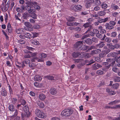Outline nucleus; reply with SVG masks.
Wrapping results in <instances>:
<instances>
[{
  "label": "nucleus",
  "instance_id": "nucleus-1",
  "mask_svg": "<svg viewBox=\"0 0 120 120\" xmlns=\"http://www.w3.org/2000/svg\"><path fill=\"white\" fill-rule=\"evenodd\" d=\"M73 112L72 109H65L62 111L61 115L64 116H68L71 115L72 113Z\"/></svg>",
  "mask_w": 120,
  "mask_h": 120
},
{
  "label": "nucleus",
  "instance_id": "nucleus-2",
  "mask_svg": "<svg viewBox=\"0 0 120 120\" xmlns=\"http://www.w3.org/2000/svg\"><path fill=\"white\" fill-rule=\"evenodd\" d=\"M84 53L85 54V53L84 52L80 53L79 52H73L71 55L73 58H75L78 57L80 58H82L84 56L83 55Z\"/></svg>",
  "mask_w": 120,
  "mask_h": 120
},
{
  "label": "nucleus",
  "instance_id": "nucleus-3",
  "mask_svg": "<svg viewBox=\"0 0 120 120\" xmlns=\"http://www.w3.org/2000/svg\"><path fill=\"white\" fill-rule=\"evenodd\" d=\"M35 114L37 116L40 118H45L46 117L45 114L42 111L38 109L36 110Z\"/></svg>",
  "mask_w": 120,
  "mask_h": 120
},
{
  "label": "nucleus",
  "instance_id": "nucleus-4",
  "mask_svg": "<svg viewBox=\"0 0 120 120\" xmlns=\"http://www.w3.org/2000/svg\"><path fill=\"white\" fill-rule=\"evenodd\" d=\"M83 44L82 42V41H78L76 42L74 45V47L80 50V48L81 47Z\"/></svg>",
  "mask_w": 120,
  "mask_h": 120
},
{
  "label": "nucleus",
  "instance_id": "nucleus-5",
  "mask_svg": "<svg viewBox=\"0 0 120 120\" xmlns=\"http://www.w3.org/2000/svg\"><path fill=\"white\" fill-rule=\"evenodd\" d=\"M30 112L22 113L21 116L22 119H24L25 118L29 117L30 116Z\"/></svg>",
  "mask_w": 120,
  "mask_h": 120
},
{
  "label": "nucleus",
  "instance_id": "nucleus-6",
  "mask_svg": "<svg viewBox=\"0 0 120 120\" xmlns=\"http://www.w3.org/2000/svg\"><path fill=\"white\" fill-rule=\"evenodd\" d=\"M25 10V7L24 5H22L20 8H17L16 9V11L20 13L23 12Z\"/></svg>",
  "mask_w": 120,
  "mask_h": 120
},
{
  "label": "nucleus",
  "instance_id": "nucleus-7",
  "mask_svg": "<svg viewBox=\"0 0 120 120\" xmlns=\"http://www.w3.org/2000/svg\"><path fill=\"white\" fill-rule=\"evenodd\" d=\"M94 1V0H88L86 3L85 6L87 8H90Z\"/></svg>",
  "mask_w": 120,
  "mask_h": 120
},
{
  "label": "nucleus",
  "instance_id": "nucleus-8",
  "mask_svg": "<svg viewBox=\"0 0 120 120\" xmlns=\"http://www.w3.org/2000/svg\"><path fill=\"white\" fill-rule=\"evenodd\" d=\"M49 92L51 94L54 95H56L57 93V90L54 88H52L50 90Z\"/></svg>",
  "mask_w": 120,
  "mask_h": 120
},
{
  "label": "nucleus",
  "instance_id": "nucleus-9",
  "mask_svg": "<svg viewBox=\"0 0 120 120\" xmlns=\"http://www.w3.org/2000/svg\"><path fill=\"white\" fill-rule=\"evenodd\" d=\"M27 11H28L29 13L32 12H34L35 10L33 9L32 7H31L29 5H26L25 7Z\"/></svg>",
  "mask_w": 120,
  "mask_h": 120
},
{
  "label": "nucleus",
  "instance_id": "nucleus-10",
  "mask_svg": "<svg viewBox=\"0 0 120 120\" xmlns=\"http://www.w3.org/2000/svg\"><path fill=\"white\" fill-rule=\"evenodd\" d=\"M74 8L76 9V11H79L81 10L82 7L80 4H76L74 5Z\"/></svg>",
  "mask_w": 120,
  "mask_h": 120
},
{
  "label": "nucleus",
  "instance_id": "nucleus-11",
  "mask_svg": "<svg viewBox=\"0 0 120 120\" xmlns=\"http://www.w3.org/2000/svg\"><path fill=\"white\" fill-rule=\"evenodd\" d=\"M83 42L84 43H86L88 45L91 44L92 43V40L89 38L85 39L84 41H83Z\"/></svg>",
  "mask_w": 120,
  "mask_h": 120
},
{
  "label": "nucleus",
  "instance_id": "nucleus-12",
  "mask_svg": "<svg viewBox=\"0 0 120 120\" xmlns=\"http://www.w3.org/2000/svg\"><path fill=\"white\" fill-rule=\"evenodd\" d=\"M24 30L23 28H19L16 29V32L18 34H21L24 32Z\"/></svg>",
  "mask_w": 120,
  "mask_h": 120
},
{
  "label": "nucleus",
  "instance_id": "nucleus-13",
  "mask_svg": "<svg viewBox=\"0 0 120 120\" xmlns=\"http://www.w3.org/2000/svg\"><path fill=\"white\" fill-rule=\"evenodd\" d=\"M101 50L100 49H97L96 50H93L91 52V53L92 55L95 54H97L100 53L101 52Z\"/></svg>",
  "mask_w": 120,
  "mask_h": 120
},
{
  "label": "nucleus",
  "instance_id": "nucleus-14",
  "mask_svg": "<svg viewBox=\"0 0 120 120\" xmlns=\"http://www.w3.org/2000/svg\"><path fill=\"white\" fill-rule=\"evenodd\" d=\"M106 91L109 95H115L116 94L115 92L110 90L109 88H107L106 89Z\"/></svg>",
  "mask_w": 120,
  "mask_h": 120
},
{
  "label": "nucleus",
  "instance_id": "nucleus-15",
  "mask_svg": "<svg viewBox=\"0 0 120 120\" xmlns=\"http://www.w3.org/2000/svg\"><path fill=\"white\" fill-rule=\"evenodd\" d=\"M37 104L40 108H43L44 107L45 105L44 103L42 102L38 101L37 102Z\"/></svg>",
  "mask_w": 120,
  "mask_h": 120
},
{
  "label": "nucleus",
  "instance_id": "nucleus-16",
  "mask_svg": "<svg viewBox=\"0 0 120 120\" xmlns=\"http://www.w3.org/2000/svg\"><path fill=\"white\" fill-rule=\"evenodd\" d=\"M18 64L21 65H18L16 64V66L17 67L20 68H24L26 66L25 65L26 64L23 63V61L22 62V64H21V63H19Z\"/></svg>",
  "mask_w": 120,
  "mask_h": 120
},
{
  "label": "nucleus",
  "instance_id": "nucleus-17",
  "mask_svg": "<svg viewBox=\"0 0 120 120\" xmlns=\"http://www.w3.org/2000/svg\"><path fill=\"white\" fill-rule=\"evenodd\" d=\"M105 28L107 30H111L114 28L113 26L110 25L109 23H106L105 25Z\"/></svg>",
  "mask_w": 120,
  "mask_h": 120
},
{
  "label": "nucleus",
  "instance_id": "nucleus-18",
  "mask_svg": "<svg viewBox=\"0 0 120 120\" xmlns=\"http://www.w3.org/2000/svg\"><path fill=\"white\" fill-rule=\"evenodd\" d=\"M8 108L9 110L11 111H14L15 110V107L13 105L11 104L10 105Z\"/></svg>",
  "mask_w": 120,
  "mask_h": 120
},
{
  "label": "nucleus",
  "instance_id": "nucleus-19",
  "mask_svg": "<svg viewBox=\"0 0 120 120\" xmlns=\"http://www.w3.org/2000/svg\"><path fill=\"white\" fill-rule=\"evenodd\" d=\"M7 28L9 33H11L12 32V30L11 26L9 23L8 24Z\"/></svg>",
  "mask_w": 120,
  "mask_h": 120
},
{
  "label": "nucleus",
  "instance_id": "nucleus-20",
  "mask_svg": "<svg viewBox=\"0 0 120 120\" xmlns=\"http://www.w3.org/2000/svg\"><path fill=\"white\" fill-rule=\"evenodd\" d=\"M46 98L45 95L43 94H40L39 96V98L41 100H44Z\"/></svg>",
  "mask_w": 120,
  "mask_h": 120
},
{
  "label": "nucleus",
  "instance_id": "nucleus-21",
  "mask_svg": "<svg viewBox=\"0 0 120 120\" xmlns=\"http://www.w3.org/2000/svg\"><path fill=\"white\" fill-rule=\"evenodd\" d=\"M47 78L51 80H56L57 79L55 77L53 76L52 75H48L46 76Z\"/></svg>",
  "mask_w": 120,
  "mask_h": 120
},
{
  "label": "nucleus",
  "instance_id": "nucleus-22",
  "mask_svg": "<svg viewBox=\"0 0 120 120\" xmlns=\"http://www.w3.org/2000/svg\"><path fill=\"white\" fill-rule=\"evenodd\" d=\"M34 79L35 80L38 81H40L42 79L41 77L38 75L35 76Z\"/></svg>",
  "mask_w": 120,
  "mask_h": 120
},
{
  "label": "nucleus",
  "instance_id": "nucleus-23",
  "mask_svg": "<svg viewBox=\"0 0 120 120\" xmlns=\"http://www.w3.org/2000/svg\"><path fill=\"white\" fill-rule=\"evenodd\" d=\"M97 14L99 16H103L106 14V12L104 11H101L98 12Z\"/></svg>",
  "mask_w": 120,
  "mask_h": 120
},
{
  "label": "nucleus",
  "instance_id": "nucleus-24",
  "mask_svg": "<svg viewBox=\"0 0 120 120\" xmlns=\"http://www.w3.org/2000/svg\"><path fill=\"white\" fill-rule=\"evenodd\" d=\"M88 48L89 46H88L83 45L82 44L81 47L80 48V50H85L88 49Z\"/></svg>",
  "mask_w": 120,
  "mask_h": 120
},
{
  "label": "nucleus",
  "instance_id": "nucleus-25",
  "mask_svg": "<svg viewBox=\"0 0 120 120\" xmlns=\"http://www.w3.org/2000/svg\"><path fill=\"white\" fill-rule=\"evenodd\" d=\"M116 53L114 52H111L107 55L108 57H114L116 56Z\"/></svg>",
  "mask_w": 120,
  "mask_h": 120
},
{
  "label": "nucleus",
  "instance_id": "nucleus-26",
  "mask_svg": "<svg viewBox=\"0 0 120 120\" xmlns=\"http://www.w3.org/2000/svg\"><path fill=\"white\" fill-rule=\"evenodd\" d=\"M31 43L33 45H38L39 44V42L36 39H34L32 40Z\"/></svg>",
  "mask_w": 120,
  "mask_h": 120
},
{
  "label": "nucleus",
  "instance_id": "nucleus-27",
  "mask_svg": "<svg viewBox=\"0 0 120 120\" xmlns=\"http://www.w3.org/2000/svg\"><path fill=\"white\" fill-rule=\"evenodd\" d=\"M105 45V44L104 42L101 41L97 45V46L99 48H101L104 46Z\"/></svg>",
  "mask_w": 120,
  "mask_h": 120
},
{
  "label": "nucleus",
  "instance_id": "nucleus-28",
  "mask_svg": "<svg viewBox=\"0 0 120 120\" xmlns=\"http://www.w3.org/2000/svg\"><path fill=\"white\" fill-rule=\"evenodd\" d=\"M29 66L32 69H33L36 66V64L31 62L29 64Z\"/></svg>",
  "mask_w": 120,
  "mask_h": 120
},
{
  "label": "nucleus",
  "instance_id": "nucleus-29",
  "mask_svg": "<svg viewBox=\"0 0 120 120\" xmlns=\"http://www.w3.org/2000/svg\"><path fill=\"white\" fill-rule=\"evenodd\" d=\"M1 94L3 96L5 97L7 95V91L5 89H3L1 91Z\"/></svg>",
  "mask_w": 120,
  "mask_h": 120
},
{
  "label": "nucleus",
  "instance_id": "nucleus-30",
  "mask_svg": "<svg viewBox=\"0 0 120 120\" xmlns=\"http://www.w3.org/2000/svg\"><path fill=\"white\" fill-rule=\"evenodd\" d=\"M113 81L115 82H119L120 81V77L118 76H115L114 78Z\"/></svg>",
  "mask_w": 120,
  "mask_h": 120
},
{
  "label": "nucleus",
  "instance_id": "nucleus-31",
  "mask_svg": "<svg viewBox=\"0 0 120 120\" xmlns=\"http://www.w3.org/2000/svg\"><path fill=\"white\" fill-rule=\"evenodd\" d=\"M88 62V61L87 60H84L82 59V60H81L80 62V63L82 64V65L83 66L84 65L86 64Z\"/></svg>",
  "mask_w": 120,
  "mask_h": 120
},
{
  "label": "nucleus",
  "instance_id": "nucleus-32",
  "mask_svg": "<svg viewBox=\"0 0 120 120\" xmlns=\"http://www.w3.org/2000/svg\"><path fill=\"white\" fill-rule=\"evenodd\" d=\"M91 23L90 22H87L84 24L83 26L85 28H86L90 27L91 26Z\"/></svg>",
  "mask_w": 120,
  "mask_h": 120
},
{
  "label": "nucleus",
  "instance_id": "nucleus-33",
  "mask_svg": "<svg viewBox=\"0 0 120 120\" xmlns=\"http://www.w3.org/2000/svg\"><path fill=\"white\" fill-rule=\"evenodd\" d=\"M119 86V84L118 83H115L112 86V88L114 89H117Z\"/></svg>",
  "mask_w": 120,
  "mask_h": 120
},
{
  "label": "nucleus",
  "instance_id": "nucleus-34",
  "mask_svg": "<svg viewBox=\"0 0 120 120\" xmlns=\"http://www.w3.org/2000/svg\"><path fill=\"white\" fill-rule=\"evenodd\" d=\"M38 58L36 57H34L31 59V61L33 62H38Z\"/></svg>",
  "mask_w": 120,
  "mask_h": 120
},
{
  "label": "nucleus",
  "instance_id": "nucleus-35",
  "mask_svg": "<svg viewBox=\"0 0 120 120\" xmlns=\"http://www.w3.org/2000/svg\"><path fill=\"white\" fill-rule=\"evenodd\" d=\"M24 36H25V38H30L32 37H31V35L29 33H24Z\"/></svg>",
  "mask_w": 120,
  "mask_h": 120
},
{
  "label": "nucleus",
  "instance_id": "nucleus-36",
  "mask_svg": "<svg viewBox=\"0 0 120 120\" xmlns=\"http://www.w3.org/2000/svg\"><path fill=\"white\" fill-rule=\"evenodd\" d=\"M75 18L72 16H69L67 20L68 21L73 22L75 21Z\"/></svg>",
  "mask_w": 120,
  "mask_h": 120
},
{
  "label": "nucleus",
  "instance_id": "nucleus-37",
  "mask_svg": "<svg viewBox=\"0 0 120 120\" xmlns=\"http://www.w3.org/2000/svg\"><path fill=\"white\" fill-rule=\"evenodd\" d=\"M34 12H30V16L32 18L34 19H36L37 18V15Z\"/></svg>",
  "mask_w": 120,
  "mask_h": 120
},
{
  "label": "nucleus",
  "instance_id": "nucleus-38",
  "mask_svg": "<svg viewBox=\"0 0 120 120\" xmlns=\"http://www.w3.org/2000/svg\"><path fill=\"white\" fill-rule=\"evenodd\" d=\"M25 25L28 28H30L32 26L31 25L29 22H25L24 23Z\"/></svg>",
  "mask_w": 120,
  "mask_h": 120
},
{
  "label": "nucleus",
  "instance_id": "nucleus-39",
  "mask_svg": "<svg viewBox=\"0 0 120 120\" xmlns=\"http://www.w3.org/2000/svg\"><path fill=\"white\" fill-rule=\"evenodd\" d=\"M116 20V18L115 20V21H111L109 22L110 24L112 26H115L116 23V22H115Z\"/></svg>",
  "mask_w": 120,
  "mask_h": 120
},
{
  "label": "nucleus",
  "instance_id": "nucleus-40",
  "mask_svg": "<svg viewBox=\"0 0 120 120\" xmlns=\"http://www.w3.org/2000/svg\"><path fill=\"white\" fill-rule=\"evenodd\" d=\"M117 35V33L115 32H113L111 34V36L112 38L115 37Z\"/></svg>",
  "mask_w": 120,
  "mask_h": 120
},
{
  "label": "nucleus",
  "instance_id": "nucleus-41",
  "mask_svg": "<svg viewBox=\"0 0 120 120\" xmlns=\"http://www.w3.org/2000/svg\"><path fill=\"white\" fill-rule=\"evenodd\" d=\"M101 8L102 9L106 8L108 6V5L105 3H103L101 5Z\"/></svg>",
  "mask_w": 120,
  "mask_h": 120
},
{
  "label": "nucleus",
  "instance_id": "nucleus-42",
  "mask_svg": "<svg viewBox=\"0 0 120 120\" xmlns=\"http://www.w3.org/2000/svg\"><path fill=\"white\" fill-rule=\"evenodd\" d=\"M23 109L25 112H29L28 107L27 106L25 105L23 107Z\"/></svg>",
  "mask_w": 120,
  "mask_h": 120
},
{
  "label": "nucleus",
  "instance_id": "nucleus-43",
  "mask_svg": "<svg viewBox=\"0 0 120 120\" xmlns=\"http://www.w3.org/2000/svg\"><path fill=\"white\" fill-rule=\"evenodd\" d=\"M19 84L20 85V86L21 89L20 94L21 95H22V94H23V93L24 92V91H22V90H23L24 89V88L23 86L21 83H20Z\"/></svg>",
  "mask_w": 120,
  "mask_h": 120
},
{
  "label": "nucleus",
  "instance_id": "nucleus-44",
  "mask_svg": "<svg viewBox=\"0 0 120 120\" xmlns=\"http://www.w3.org/2000/svg\"><path fill=\"white\" fill-rule=\"evenodd\" d=\"M97 74L99 75H102L104 74V72L103 71L99 70L97 71Z\"/></svg>",
  "mask_w": 120,
  "mask_h": 120
},
{
  "label": "nucleus",
  "instance_id": "nucleus-45",
  "mask_svg": "<svg viewBox=\"0 0 120 120\" xmlns=\"http://www.w3.org/2000/svg\"><path fill=\"white\" fill-rule=\"evenodd\" d=\"M18 42L21 44H25V41L22 39H21L18 40Z\"/></svg>",
  "mask_w": 120,
  "mask_h": 120
},
{
  "label": "nucleus",
  "instance_id": "nucleus-46",
  "mask_svg": "<svg viewBox=\"0 0 120 120\" xmlns=\"http://www.w3.org/2000/svg\"><path fill=\"white\" fill-rule=\"evenodd\" d=\"M23 61L24 63H25L26 65L28 64H29L30 62V60L28 59H26Z\"/></svg>",
  "mask_w": 120,
  "mask_h": 120
},
{
  "label": "nucleus",
  "instance_id": "nucleus-47",
  "mask_svg": "<svg viewBox=\"0 0 120 120\" xmlns=\"http://www.w3.org/2000/svg\"><path fill=\"white\" fill-rule=\"evenodd\" d=\"M109 49H110L111 50H113L115 49L114 45L110 44L109 45Z\"/></svg>",
  "mask_w": 120,
  "mask_h": 120
},
{
  "label": "nucleus",
  "instance_id": "nucleus-48",
  "mask_svg": "<svg viewBox=\"0 0 120 120\" xmlns=\"http://www.w3.org/2000/svg\"><path fill=\"white\" fill-rule=\"evenodd\" d=\"M92 41L95 43H97L98 42V39L96 38H93L92 39Z\"/></svg>",
  "mask_w": 120,
  "mask_h": 120
},
{
  "label": "nucleus",
  "instance_id": "nucleus-49",
  "mask_svg": "<svg viewBox=\"0 0 120 120\" xmlns=\"http://www.w3.org/2000/svg\"><path fill=\"white\" fill-rule=\"evenodd\" d=\"M41 56L40 57L41 58H43L46 57L47 55L45 53H42L41 54Z\"/></svg>",
  "mask_w": 120,
  "mask_h": 120
},
{
  "label": "nucleus",
  "instance_id": "nucleus-50",
  "mask_svg": "<svg viewBox=\"0 0 120 120\" xmlns=\"http://www.w3.org/2000/svg\"><path fill=\"white\" fill-rule=\"evenodd\" d=\"M74 60L75 61V63H80V62L81 61V60H82V59H75Z\"/></svg>",
  "mask_w": 120,
  "mask_h": 120
},
{
  "label": "nucleus",
  "instance_id": "nucleus-51",
  "mask_svg": "<svg viewBox=\"0 0 120 120\" xmlns=\"http://www.w3.org/2000/svg\"><path fill=\"white\" fill-rule=\"evenodd\" d=\"M34 86L37 87H40V84L38 82H35L34 83Z\"/></svg>",
  "mask_w": 120,
  "mask_h": 120
},
{
  "label": "nucleus",
  "instance_id": "nucleus-52",
  "mask_svg": "<svg viewBox=\"0 0 120 120\" xmlns=\"http://www.w3.org/2000/svg\"><path fill=\"white\" fill-rule=\"evenodd\" d=\"M73 22H70L68 21L67 23V25L68 26H73Z\"/></svg>",
  "mask_w": 120,
  "mask_h": 120
},
{
  "label": "nucleus",
  "instance_id": "nucleus-53",
  "mask_svg": "<svg viewBox=\"0 0 120 120\" xmlns=\"http://www.w3.org/2000/svg\"><path fill=\"white\" fill-rule=\"evenodd\" d=\"M28 14L26 13H24L23 14V18L25 19H26L28 16Z\"/></svg>",
  "mask_w": 120,
  "mask_h": 120
},
{
  "label": "nucleus",
  "instance_id": "nucleus-54",
  "mask_svg": "<svg viewBox=\"0 0 120 120\" xmlns=\"http://www.w3.org/2000/svg\"><path fill=\"white\" fill-rule=\"evenodd\" d=\"M112 70L114 72H118L119 69L116 67H114L112 68Z\"/></svg>",
  "mask_w": 120,
  "mask_h": 120
},
{
  "label": "nucleus",
  "instance_id": "nucleus-55",
  "mask_svg": "<svg viewBox=\"0 0 120 120\" xmlns=\"http://www.w3.org/2000/svg\"><path fill=\"white\" fill-rule=\"evenodd\" d=\"M29 94L30 96L32 97H34L35 95V94L32 91H30V92Z\"/></svg>",
  "mask_w": 120,
  "mask_h": 120
},
{
  "label": "nucleus",
  "instance_id": "nucleus-56",
  "mask_svg": "<svg viewBox=\"0 0 120 120\" xmlns=\"http://www.w3.org/2000/svg\"><path fill=\"white\" fill-rule=\"evenodd\" d=\"M33 36V38L37 37L38 35V34L36 32H34L32 33Z\"/></svg>",
  "mask_w": 120,
  "mask_h": 120
},
{
  "label": "nucleus",
  "instance_id": "nucleus-57",
  "mask_svg": "<svg viewBox=\"0 0 120 120\" xmlns=\"http://www.w3.org/2000/svg\"><path fill=\"white\" fill-rule=\"evenodd\" d=\"M93 31L94 32V34H97L99 33V31L97 29H94L93 30Z\"/></svg>",
  "mask_w": 120,
  "mask_h": 120
},
{
  "label": "nucleus",
  "instance_id": "nucleus-58",
  "mask_svg": "<svg viewBox=\"0 0 120 120\" xmlns=\"http://www.w3.org/2000/svg\"><path fill=\"white\" fill-rule=\"evenodd\" d=\"M34 8L36 9L37 10L40 9L39 6L37 4L34 5Z\"/></svg>",
  "mask_w": 120,
  "mask_h": 120
},
{
  "label": "nucleus",
  "instance_id": "nucleus-59",
  "mask_svg": "<svg viewBox=\"0 0 120 120\" xmlns=\"http://www.w3.org/2000/svg\"><path fill=\"white\" fill-rule=\"evenodd\" d=\"M96 36L98 38H101L102 37V35L99 33L98 34H96Z\"/></svg>",
  "mask_w": 120,
  "mask_h": 120
},
{
  "label": "nucleus",
  "instance_id": "nucleus-60",
  "mask_svg": "<svg viewBox=\"0 0 120 120\" xmlns=\"http://www.w3.org/2000/svg\"><path fill=\"white\" fill-rule=\"evenodd\" d=\"M105 41L107 42H110L111 41V39L108 37H106L105 39Z\"/></svg>",
  "mask_w": 120,
  "mask_h": 120
},
{
  "label": "nucleus",
  "instance_id": "nucleus-61",
  "mask_svg": "<svg viewBox=\"0 0 120 120\" xmlns=\"http://www.w3.org/2000/svg\"><path fill=\"white\" fill-rule=\"evenodd\" d=\"M112 42L114 43H116L118 42V39L117 38L113 39L112 40Z\"/></svg>",
  "mask_w": 120,
  "mask_h": 120
},
{
  "label": "nucleus",
  "instance_id": "nucleus-62",
  "mask_svg": "<svg viewBox=\"0 0 120 120\" xmlns=\"http://www.w3.org/2000/svg\"><path fill=\"white\" fill-rule=\"evenodd\" d=\"M21 104L23 105H25L26 103V101L24 100H22L21 101Z\"/></svg>",
  "mask_w": 120,
  "mask_h": 120
},
{
  "label": "nucleus",
  "instance_id": "nucleus-63",
  "mask_svg": "<svg viewBox=\"0 0 120 120\" xmlns=\"http://www.w3.org/2000/svg\"><path fill=\"white\" fill-rule=\"evenodd\" d=\"M24 56V57L26 58H29L31 57V56L29 54H25Z\"/></svg>",
  "mask_w": 120,
  "mask_h": 120
},
{
  "label": "nucleus",
  "instance_id": "nucleus-64",
  "mask_svg": "<svg viewBox=\"0 0 120 120\" xmlns=\"http://www.w3.org/2000/svg\"><path fill=\"white\" fill-rule=\"evenodd\" d=\"M84 56L86 58H89L90 57V55L88 53L86 54Z\"/></svg>",
  "mask_w": 120,
  "mask_h": 120
}]
</instances>
